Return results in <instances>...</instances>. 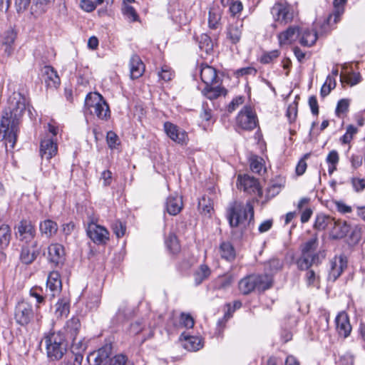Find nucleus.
I'll return each instance as SVG.
<instances>
[{"label":"nucleus","mask_w":365,"mask_h":365,"mask_svg":"<svg viewBox=\"0 0 365 365\" xmlns=\"http://www.w3.org/2000/svg\"><path fill=\"white\" fill-rule=\"evenodd\" d=\"M336 86V80L334 77L328 76L327 79L321 88L320 94L322 97H325L329 94L331 91Z\"/></svg>","instance_id":"nucleus-44"},{"label":"nucleus","mask_w":365,"mask_h":365,"mask_svg":"<svg viewBox=\"0 0 365 365\" xmlns=\"http://www.w3.org/2000/svg\"><path fill=\"white\" fill-rule=\"evenodd\" d=\"M300 36V30L297 26H290L278 35L280 46L288 45L295 41Z\"/></svg>","instance_id":"nucleus-22"},{"label":"nucleus","mask_w":365,"mask_h":365,"mask_svg":"<svg viewBox=\"0 0 365 365\" xmlns=\"http://www.w3.org/2000/svg\"><path fill=\"white\" fill-rule=\"evenodd\" d=\"M339 365H353L354 356L350 352H346L341 355L339 360Z\"/></svg>","instance_id":"nucleus-62"},{"label":"nucleus","mask_w":365,"mask_h":365,"mask_svg":"<svg viewBox=\"0 0 365 365\" xmlns=\"http://www.w3.org/2000/svg\"><path fill=\"white\" fill-rule=\"evenodd\" d=\"M317 40V34L314 30L305 29L300 31L299 43L304 46H312Z\"/></svg>","instance_id":"nucleus-29"},{"label":"nucleus","mask_w":365,"mask_h":365,"mask_svg":"<svg viewBox=\"0 0 365 365\" xmlns=\"http://www.w3.org/2000/svg\"><path fill=\"white\" fill-rule=\"evenodd\" d=\"M256 289L261 292L269 289L272 285V277L269 274H255Z\"/></svg>","instance_id":"nucleus-31"},{"label":"nucleus","mask_w":365,"mask_h":365,"mask_svg":"<svg viewBox=\"0 0 365 365\" xmlns=\"http://www.w3.org/2000/svg\"><path fill=\"white\" fill-rule=\"evenodd\" d=\"M16 38V33L12 29H9L5 31L1 36V41L6 46L5 52L10 55L11 53V45L14 43Z\"/></svg>","instance_id":"nucleus-36"},{"label":"nucleus","mask_w":365,"mask_h":365,"mask_svg":"<svg viewBox=\"0 0 365 365\" xmlns=\"http://www.w3.org/2000/svg\"><path fill=\"white\" fill-rule=\"evenodd\" d=\"M182 208V201L178 195H170L166 201L167 212L171 215H176Z\"/></svg>","instance_id":"nucleus-26"},{"label":"nucleus","mask_w":365,"mask_h":365,"mask_svg":"<svg viewBox=\"0 0 365 365\" xmlns=\"http://www.w3.org/2000/svg\"><path fill=\"white\" fill-rule=\"evenodd\" d=\"M202 93L208 99L212 100L217 98L222 95L226 94V91L220 86H205L202 91Z\"/></svg>","instance_id":"nucleus-35"},{"label":"nucleus","mask_w":365,"mask_h":365,"mask_svg":"<svg viewBox=\"0 0 365 365\" xmlns=\"http://www.w3.org/2000/svg\"><path fill=\"white\" fill-rule=\"evenodd\" d=\"M254 218V208L250 202L244 205L241 202H235L227 210V219L231 227H237L246 225Z\"/></svg>","instance_id":"nucleus-1"},{"label":"nucleus","mask_w":365,"mask_h":365,"mask_svg":"<svg viewBox=\"0 0 365 365\" xmlns=\"http://www.w3.org/2000/svg\"><path fill=\"white\" fill-rule=\"evenodd\" d=\"M222 11L219 6H212L208 12V26L211 29H217L220 25Z\"/></svg>","instance_id":"nucleus-28"},{"label":"nucleus","mask_w":365,"mask_h":365,"mask_svg":"<svg viewBox=\"0 0 365 365\" xmlns=\"http://www.w3.org/2000/svg\"><path fill=\"white\" fill-rule=\"evenodd\" d=\"M210 274L211 269L210 267L205 264H200L193 274L195 284H200L203 281L208 279Z\"/></svg>","instance_id":"nucleus-34"},{"label":"nucleus","mask_w":365,"mask_h":365,"mask_svg":"<svg viewBox=\"0 0 365 365\" xmlns=\"http://www.w3.org/2000/svg\"><path fill=\"white\" fill-rule=\"evenodd\" d=\"M165 244L171 252L177 253L180 251V244L175 235L170 233L165 240Z\"/></svg>","instance_id":"nucleus-45"},{"label":"nucleus","mask_w":365,"mask_h":365,"mask_svg":"<svg viewBox=\"0 0 365 365\" xmlns=\"http://www.w3.org/2000/svg\"><path fill=\"white\" fill-rule=\"evenodd\" d=\"M16 237L26 244H29L35 242L34 237L36 236V230L31 221L22 220L16 226Z\"/></svg>","instance_id":"nucleus-8"},{"label":"nucleus","mask_w":365,"mask_h":365,"mask_svg":"<svg viewBox=\"0 0 365 365\" xmlns=\"http://www.w3.org/2000/svg\"><path fill=\"white\" fill-rule=\"evenodd\" d=\"M19 120L11 112L5 113L0 124V140H4L6 146L13 149L15 146L19 131Z\"/></svg>","instance_id":"nucleus-2"},{"label":"nucleus","mask_w":365,"mask_h":365,"mask_svg":"<svg viewBox=\"0 0 365 365\" xmlns=\"http://www.w3.org/2000/svg\"><path fill=\"white\" fill-rule=\"evenodd\" d=\"M329 229L330 237L336 240L344 238L350 230V227L346 221L333 218Z\"/></svg>","instance_id":"nucleus-14"},{"label":"nucleus","mask_w":365,"mask_h":365,"mask_svg":"<svg viewBox=\"0 0 365 365\" xmlns=\"http://www.w3.org/2000/svg\"><path fill=\"white\" fill-rule=\"evenodd\" d=\"M198 210L202 215L210 217L213 211V202L212 200L207 197L203 196L199 200Z\"/></svg>","instance_id":"nucleus-37"},{"label":"nucleus","mask_w":365,"mask_h":365,"mask_svg":"<svg viewBox=\"0 0 365 365\" xmlns=\"http://www.w3.org/2000/svg\"><path fill=\"white\" fill-rule=\"evenodd\" d=\"M335 322L338 334L344 338L348 337L351 331L348 314L345 312H341L336 316Z\"/></svg>","instance_id":"nucleus-17"},{"label":"nucleus","mask_w":365,"mask_h":365,"mask_svg":"<svg viewBox=\"0 0 365 365\" xmlns=\"http://www.w3.org/2000/svg\"><path fill=\"white\" fill-rule=\"evenodd\" d=\"M310 155H311L310 153H306L299 160V162L296 166V168H295V172L297 175H299V176L302 175L305 173L307 168V164L306 163V160H307L310 157Z\"/></svg>","instance_id":"nucleus-47"},{"label":"nucleus","mask_w":365,"mask_h":365,"mask_svg":"<svg viewBox=\"0 0 365 365\" xmlns=\"http://www.w3.org/2000/svg\"><path fill=\"white\" fill-rule=\"evenodd\" d=\"M106 140L108 147L111 149H118L120 145L118 136L113 131L107 133Z\"/></svg>","instance_id":"nucleus-46"},{"label":"nucleus","mask_w":365,"mask_h":365,"mask_svg":"<svg viewBox=\"0 0 365 365\" xmlns=\"http://www.w3.org/2000/svg\"><path fill=\"white\" fill-rule=\"evenodd\" d=\"M357 132V129L353 125H349L346 128L345 134L341 137V141L343 143L346 144L350 143L352 140L353 136Z\"/></svg>","instance_id":"nucleus-57"},{"label":"nucleus","mask_w":365,"mask_h":365,"mask_svg":"<svg viewBox=\"0 0 365 365\" xmlns=\"http://www.w3.org/2000/svg\"><path fill=\"white\" fill-rule=\"evenodd\" d=\"M129 65L131 78H138L143 74L145 66L138 55L131 56Z\"/></svg>","instance_id":"nucleus-24"},{"label":"nucleus","mask_w":365,"mask_h":365,"mask_svg":"<svg viewBox=\"0 0 365 365\" xmlns=\"http://www.w3.org/2000/svg\"><path fill=\"white\" fill-rule=\"evenodd\" d=\"M344 80L348 84L355 86L361 81V77L359 73H351L344 76Z\"/></svg>","instance_id":"nucleus-58"},{"label":"nucleus","mask_w":365,"mask_h":365,"mask_svg":"<svg viewBox=\"0 0 365 365\" xmlns=\"http://www.w3.org/2000/svg\"><path fill=\"white\" fill-rule=\"evenodd\" d=\"M241 21L237 22L235 25L232 24L228 29V36L233 43H237L241 38Z\"/></svg>","instance_id":"nucleus-41"},{"label":"nucleus","mask_w":365,"mask_h":365,"mask_svg":"<svg viewBox=\"0 0 365 365\" xmlns=\"http://www.w3.org/2000/svg\"><path fill=\"white\" fill-rule=\"evenodd\" d=\"M173 76V72L171 71L170 68L167 66H163L161 68V71L158 73L159 78L165 81H168L171 80Z\"/></svg>","instance_id":"nucleus-60"},{"label":"nucleus","mask_w":365,"mask_h":365,"mask_svg":"<svg viewBox=\"0 0 365 365\" xmlns=\"http://www.w3.org/2000/svg\"><path fill=\"white\" fill-rule=\"evenodd\" d=\"M110 365H132V364L127 360L125 355L118 354L112 359Z\"/></svg>","instance_id":"nucleus-61"},{"label":"nucleus","mask_w":365,"mask_h":365,"mask_svg":"<svg viewBox=\"0 0 365 365\" xmlns=\"http://www.w3.org/2000/svg\"><path fill=\"white\" fill-rule=\"evenodd\" d=\"M85 107L100 119L107 120L110 117L109 106L98 93H89L86 96Z\"/></svg>","instance_id":"nucleus-5"},{"label":"nucleus","mask_w":365,"mask_h":365,"mask_svg":"<svg viewBox=\"0 0 365 365\" xmlns=\"http://www.w3.org/2000/svg\"><path fill=\"white\" fill-rule=\"evenodd\" d=\"M279 56L278 50H273L264 53L260 58V62L262 63H270Z\"/></svg>","instance_id":"nucleus-51"},{"label":"nucleus","mask_w":365,"mask_h":365,"mask_svg":"<svg viewBox=\"0 0 365 365\" xmlns=\"http://www.w3.org/2000/svg\"><path fill=\"white\" fill-rule=\"evenodd\" d=\"M81 328V323L77 317H72L66 322L64 327V330L67 337L70 339L77 336L79 329Z\"/></svg>","instance_id":"nucleus-30"},{"label":"nucleus","mask_w":365,"mask_h":365,"mask_svg":"<svg viewBox=\"0 0 365 365\" xmlns=\"http://www.w3.org/2000/svg\"><path fill=\"white\" fill-rule=\"evenodd\" d=\"M87 235L91 240L98 245L105 244L109 240V232L104 227L94 222L88 223Z\"/></svg>","instance_id":"nucleus-10"},{"label":"nucleus","mask_w":365,"mask_h":365,"mask_svg":"<svg viewBox=\"0 0 365 365\" xmlns=\"http://www.w3.org/2000/svg\"><path fill=\"white\" fill-rule=\"evenodd\" d=\"M27 245L23 246L20 254V260L25 264L32 263L38 255L37 249V242H34Z\"/></svg>","instance_id":"nucleus-18"},{"label":"nucleus","mask_w":365,"mask_h":365,"mask_svg":"<svg viewBox=\"0 0 365 365\" xmlns=\"http://www.w3.org/2000/svg\"><path fill=\"white\" fill-rule=\"evenodd\" d=\"M30 296L36 299L37 304H42L44 302L45 297L48 296H43V289L41 287H34L30 289Z\"/></svg>","instance_id":"nucleus-49"},{"label":"nucleus","mask_w":365,"mask_h":365,"mask_svg":"<svg viewBox=\"0 0 365 365\" xmlns=\"http://www.w3.org/2000/svg\"><path fill=\"white\" fill-rule=\"evenodd\" d=\"M80 6L83 11L91 12L96 9V4L91 0H81Z\"/></svg>","instance_id":"nucleus-64"},{"label":"nucleus","mask_w":365,"mask_h":365,"mask_svg":"<svg viewBox=\"0 0 365 365\" xmlns=\"http://www.w3.org/2000/svg\"><path fill=\"white\" fill-rule=\"evenodd\" d=\"M263 168L262 159L253 157L250 159V169L253 173H260Z\"/></svg>","instance_id":"nucleus-52"},{"label":"nucleus","mask_w":365,"mask_h":365,"mask_svg":"<svg viewBox=\"0 0 365 365\" xmlns=\"http://www.w3.org/2000/svg\"><path fill=\"white\" fill-rule=\"evenodd\" d=\"M48 356L52 360L62 358L66 351V336L61 332H53L45 337Z\"/></svg>","instance_id":"nucleus-4"},{"label":"nucleus","mask_w":365,"mask_h":365,"mask_svg":"<svg viewBox=\"0 0 365 365\" xmlns=\"http://www.w3.org/2000/svg\"><path fill=\"white\" fill-rule=\"evenodd\" d=\"M346 267V261L341 257L334 259L331 262V267L329 274V279L335 281L342 273L344 268Z\"/></svg>","instance_id":"nucleus-25"},{"label":"nucleus","mask_w":365,"mask_h":365,"mask_svg":"<svg viewBox=\"0 0 365 365\" xmlns=\"http://www.w3.org/2000/svg\"><path fill=\"white\" fill-rule=\"evenodd\" d=\"M239 186L245 192L249 194H255L259 197L262 195V191L259 186L258 180L250 175L238 176Z\"/></svg>","instance_id":"nucleus-11"},{"label":"nucleus","mask_w":365,"mask_h":365,"mask_svg":"<svg viewBox=\"0 0 365 365\" xmlns=\"http://www.w3.org/2000/svg\"><path fill=\"white\" fill-rule=\"evenodd\" d=\"M274 20L280 24H287L294 18V11L291 5L287 2L274 4L271 10Z\"/></svg>","instance_id":"nucleus-7"},{"label":"nucleus","mask_w":365,"mask_h":365,"mask_svg":"<svg viewBox=\"0 0 365 365\" xmlns=\"http://www.w3.org/2000/svg\"><path fill=\"white\" fill-rule=\"evenodd\" d=\"M362 235V228L359 226H354L351 230V234L349 235L350 243L356 245L361 240Z\"/></svg>","instance_id":"nucleus-48"},{"label":"nucleus","mask_w":365,"mask_h":365,"mask_svg":"<svg viewBox=\"0 0 365 365\" xmlns=\"http://www.w3.org/2000/svg\"><path fill=\"white\" fill-rule=\"evenodd\" d=\"M349 101L347 99H341L339 101L335 113L338 117H341V115L346 113L349 110Z\"/></svg>","instance_id":"nucleus-50"},{"label":"nucleus","mask_w":365,"mask_h":365,"mask_svg":"<svg viewBox=\"0 0 365 365\" xmlns=\"http://www.w3.org/2000/svg\"><path fill=\"white\" fill-rule=\"evenodd\" d=\"M185 344V348L191 351L199 350L202 347L200 340L195 337H188Z\"/></svg>","instance_id":"nucleus-54"},{"label":"nucleus","mask_w":365,"mask_h":365,"mask_svg":"<svg viewBox=\"0 0 365 365\" xmlns=\"http://www.w3.org/2000/svg\"><path fill=\"white\" fill-rule=\"evenodd\" d=\"M62 289V283L60 274L58 272H51L46 282V294L51 299L58 295Z\"/></svg>","instance_id":"nucleus-12"},{"label":"nucleus","mask_w":365,"mask_h":365,"mask_svg":"<svg viewBox=\"0 0 365 365\" xmlns=\"http://www.w3.org/2000/svg\"><path fill=\"white\" fill-rule=\"evenodd\" d=\"M48 260L56 265L62 263L64 260V248L58 243L51 245L48 248Z\"/></svg>","instance_id":"nucleus-23"},{"label":"nucleus","mask_w":365,"mask_h":365,"mask_svg":"<svg viewBox=\"0 0 365 365\" xmlns=\"http://www.w3.org/2000/svg\"><path fill=\"white\" fill-rule=\"evenodd\" d=\"M318 245L319 242L317 236H314L302 245V255L300 258L297 260V265L299 269H307L312 264L318 263Z\"/></svg>","instance_id":"nucleus-3"},{"label":"nucleus","mask_w":365,"mask_h":365,"mask_svg":"<svg viewBox=\"0 0 365 365\" xmlns=\"http://www.w3.org/2000/svg\"><path fill=\"white\" fill-rule=\"evenodd\" d=\"M123 13L130 21H135L138 19V14L135 10L128 4L123 6Z\"/></svg>","instance_id":"nucleus-56"},{"label":"nucleus","mask_w":365,"mask_h":365,"mask_svg":"<svg viewBox=\"0 0 365 365\" xmlns=\"http://www.w3.org/2000/svg\"><path fill=\"white\" fill-rule=\"evenodd\" d=\"M72 344L71 346V358L75 357L76 364L81 365L83 359V354L87 348V344L82 339L77 336L71 338Z\"/></svg>","instance_id":"nucleus-16"},{"label":"nucleus","mask_w":365,"mask_h":365,"mask_svg":"<svg viewBox=\"0 0 365 365\" xmlns=\"http://www.w3.org/2000/svg\"><path fill=\"white\" fill-rule=\"evenodd\" d=\"M164 129L168 136L178 144H184L187 140V133L180 129L177 125L165 122L164 123Z\"/></svg>","instance_id":"nucleus-15"},{"label":"nucleus","mask_w":365,"mask_h":365,"mask_svg":"<svg viewBox=\"0 0 365 365\" xmlns=\"http://www.w3.org/2000/svg\"><path fill=\"white\" fill-rule=\"evenodd\" d=\"M58 145L56 139L46 135L41 141L40 154L42 158L50 160L57 154Z\"/></svg>","instance_id":"nucleus-13"},{"label":"nucleus","mask_w":365,"mask_h":365,"mask_svg":"<svg viewBox=\"0 0 365 365\" xmlns=\"http://www.w3.org/2000/svg\"><path fill=\"white\" fill-rule=\"evenodd\" d=\"M347 0H334V15L335 16L334 21H336V18L339 17L344 12V6Z\"/></svg>","instance_id":"nucleus-55"},{"label":"nucleus","mask_w":365,"mask_h":365,"mask_svg":"<svg viewBox=\"0 0 365 365\" xmlns=\"http://www.w3.org/2000/svg\"><path fill=\"white\" fill-rule=\"evenodd\" d=\"M42 76L48 87L56 88L60 85V78L52 66H45L42 68Z\"/></svg>","instance_id":"nucleus-20"},{"label":"nucleus","mask_w":365,"mask_h":365,"mask_svg":"<svg viewBox=\"0 0 365 365\" xmlns=\"http://www.w3.org/2000/svg\"><path fill=\"white\" fill-rule=\"evenodd\" d=\"M113 230L118 237H121L125 235V226L121 222L117 221L113 224Z\"/></svg>","instance_id":"nucleus-63"},{"label":"nucleus","mask_w":365,"mask_h":365,"mask_svg":"<svg viewBox=\"0 0 365 365\" xmlns=\"http://www.w3.org/2000/svg\"><path fill=\"white\" fill-rule=\"evenodd\" d=\"M54 0H34L31 8V14H42L45 13L48 6Z\"/></svg>","instance_id":"nucleus-39"},{"label":"nucleus","mask_w":365,"mask_h":365,"mask_svg":"<svg viewBox=\"0 0 365 365\" xmlns=\"http://www.w3.org/2000/svg\"><path fill=\"white\" fill-rule=\"evenodd\" d=\"M199 47L201 50L209 53L213 49V42L206 34H202L198 38Z\"/></svg>","instance_id":"nucleus-42"},{"label":"nucleus","mask_w":365,"mask_h":365,"mask_svg":"<svg viewBox=\"0 0 365 365\" xmlns=\"http://www.w3.org/2000/svg\"><path fill=\"white\" fill-rule=\"evenodd\" d=\"M69 313V304L64 299L59 300L56 304L55 314L58 318L66 317Z\"/></svg>","instance_id":"nucleus-43"},{"label":"nucleus","mask_w":365,"mask_h":365,"mask_svg":"<svg viewBox=\"0 0 365 365\" xmlns=\"http://www.w3.org/2000/svg\"><path fill=\"white\" fill-rule=\"evenodd\" d=\"M200 78L205 86H213L217 83V73L215 68L207 64L200 66Z\"/></svg>","instance_id":"nucleus-21"},{"label":"nucleus","mask_w":365,"mask_h":365,"mask_svg":"<svg viewBox=\"0 0 365 365\" xmlns=\"http://www.w3.org/2000/svg\"><path fill=\"white\" fill-rule=\"evenodd\" d=\"M200 118L202 120L214 123L215 120H212V109L209 108L207 103H202V110L200 113Z\"/></svg>","instance_id":"nucleus-53"},{"label":"nucleus","mask_w":365,"mask_h":365,"mask_svg":"<svg viewBox=\"0 0 365 365\" xmlns=\"http://www.w3.org/2000/svg\"><path fill=\"white\" fill-rule=\"evenodd\" d=\"M219 250L221 257L227 261H232L236 257L235 248L229 242H222Z\"/></svg>","instance_id":"nucleus-33"},{"label":"nucleus","mask_w":365,"mask_h":365,"mask_svg":"<svg viewBox=\"0 0 365 365\" xmlns=\"http://www.w3.org/2000/svg\"><path fill=\"white\" fill-rule=\"evenodd\" d=\"M40 230L47 237L55 235L58 231V225L51 220H46L40 223Z\"/></svg>","instance_id":"nucleus-32"},{"label":"nucleus","mask_w":365,"mask_h":365,"mask_svg":"<svg viewBox=\"0 0 365 365\" xmlns=\"http://www.w3.org/2000/svg\"><path fill=\"white\" fill-rule=\"evenodd\" d=\"M111 351V346L106 344L93 352L91 356L93 357L95 365H110L112 361L110 357Z\"/></svg>","instance_id":"nucleus-19"},{"label":"nucleus","mask_w":365,"mask_h":365,"mask_svg":"<svg viewBox=\"0 0 365 365\" xmlns=\"http://www.w3.org/2000/svg\"><path fill=\"white\" fill-rule=\"evenodd\" d=\"M237 125L243 130H252L257 127L256 113L250 106H245L236 118Z\"/></svg>","instance_id":"nucleus-6"},{"label":"nucleus","mask_w":365,"mask_h":365,"mask_svg":"<svg viewBox=\"0 0 365 365\" xmlns=\"http://www.w3.org/2000/svg\"><path fill=\"white\" fill-rule=\"evenodd\" d=\"M34 312L31 304L21 301L15 308L14 318L17 324L24 326L28 324L33 318Z\"/></svg>","instance_id":"nucleus-9"},{"label":"nucleus","mask_w":365,"mask_h":365,"mask_svg":"<svg viewBox=\"0 0 365 365\" xmlns=\"http://www.w3.org/2000/svg\"><path fill=\"white\" fill-rule=\"evenodd\" d=\"M333 218L329 215L319 214L317 215L314 224V228L319 231L324 230L326 228H330Z\"/></svg>","instance_id":"nucleus-38"},{"label":"nucleus","mask_w":365,"mask_h":365,"mask_svg":"<svg viewBox=\"0 0 365 365\" xmlns=\"http://www.w3.org/2000/svg\"><path fill=\"white\" fill-rule=\"evenodd\" d=\"M286 115L289 122H293L296 120L297 115V105L296 103L289 105Z\"/></svg>","instance_id":"nucleus-59"},{"label":"nucleus","mask_w":365,"mask_h":365,"mask_svg":"<svg viewBox=\"0 0 365 365\" xmlns=\"http://www.w3.org/2000/svg\"><path fill=\"white\" fill-rule=\"evenodd\" d=\"M239 289L243 294H248L256 289L255 274L248 275L239 282Z\"/></svg>","instance_id":"nucleus-27"},{"label":"nucleus","mask_w":365,"mask_h":365,"mask_svg":"<svg viewBox=\"0 0 365 365\" xmlns=\"http://www.w3.org/2000/svg\"><path fill=\"white\" fill-rule=\"evenodd\" d=\"M11 231L9 225L2 224L0 225V247H6L11 240Z\"/></svg>","instance_id":"nucleus-40"}]
</instances>
